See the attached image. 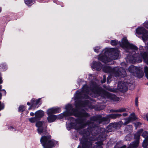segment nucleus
<instances>
[{
	"label": "nucleus",
	"instance_id": "1",
	"mask_svg": "<svg viewBox=\"0 0 148 148\" xmlns=\"http://www.w3.org/2000/svg\"><path fill=\"white\" fill-rule=\"evenodd\" d=\"M66 109L65 112L57 115V119H61L64 117L66 118L73 114L75 116L81 118L88 116V114L84 111L81 112H79L77 110L74 111L72 108L71 105L70 104H68L66 106Z\"/></svg>",
	"mask_w": 148,
	"mask_h": 148
},
{
	"label": "nucleus",
	"instance_id": "2",
	"mask_svg": "<svg viewBox=\"0 0 148 148\" xmlns=\"http://www.w3.org/2000/svg\"><path fill=\"white\" fill-rule=\"evenodd\" d=\"M103 70L105 72L110 73L113 76H120L123 77L126 75L125 70L121 67H116L112 69L109 66H105L103 68Z\"/></svg>",
	"mask_w": 148,
	"mask_h": 148
},
{
	"label": "nucleus",
	"instance_id": "3",
	"mask_svg": "<svg viewBox=\"0 0 148 148\" xmlns=\"http://www.w3.org/2000/svg\"><path fill=\"white\" fill-rule=\"evenodd\" d=\"M40 141L44 148H52L58 143L57 141L51 139L50 136H42Z\"/></svg>",
	"mask_w": 148,
	"mask_h": 148
},
{
	"label": "nucleus",
	"instance_id": "4",
	"mask_svg": "<svg viewBox=\"0 0 148 148\" xmlns=\"http://www.w3.org/2000/svg\"><path fill=\"white\" fill-rule=\"evenodd\" d=\"M100 91L95 87L93 89H90L87 85L84 86L82 89L81 93L90 94L92 97H97L100 95Z\"/></svg>",
	"mask_w": 148,
	"mask_h": 148
},
{
	"label": "nucleus",
	"instance_id": "5",
	"mask_svg": "<svg viewBox=\"0 0 148 148\" xmlns=\"http://www.w3.org/2000/svg\"><path fill=\"white\" fill-rule=\"evenodd\" d=\"M128 70L132 75L135 76L140 78L142 75V70L140 67H136L133 65H131L129 67Z\"/></svg>",
	"mask_w": 148,
	"mask_h": 148
},
{
	"label": "nucleus",
	"instance_id": "6",
	"mask_svg": "<svg viewBox=\"0 0 148 148\" xmlns=\"http://www.w3.org/2000/svg\"><path fill=\"white\" fill-rule=\"evenodd\" d=\"M135 34L137 36V34L142 35V38L143 41L145 42L148 40V32L144 28L138 27L136 29Z\"/></svg>",
	"mask_w": 148,
	"mask_h": 148
},
{
	"label": "nucleus",
	"instance_id": "7",
	"mask_svg": "<svg viewBox=\"0 0 148 148\" xmlns=\"http://www.w3.org/2000/svg\"><path fill=\"white\" fill-rule=\"evenodd\" d=\"M109 54L107 49H104L99 56L98 59L104 63L109 62L110 61V59H108V56H110Z\"/></svg>",
	"mask_w": 148,
	"mask_h": 148
},
{
	"label": "nucleus",
	"instance_id": "8",
	"mask_svg": "<svg viewBox=\"0 0 148 148\" xmlns=\"http://www.w3.org/2000/svg\"><path fill=\"white\" fill-rule=\"evenodd\" d=\"M36 126L38 127L37 131L39 134H44L46 132V130L44 129L46 126L44 122L38 121L36 124Z\"/></svg>",
	"mask_w": 148,
	"mask_h": 148
},
{
	"label": "nucleus",
	"instance_id": "9",
	"mask_svg": "<svg viewBox=\"0 0 148 148\" xmlns=\"http://www.w3.org/2000/svg\"><path fill=\"white\" fill-rule=\"evenodd\" d=\"M143 131V130L141 129L140 131L137 132L134 135V138L137 139L128 148H135L137 147L139 144V142L138 139L140 136V133ZM125 146H124L121 148H125Z\"/></svg>",
	"mask_w": 148,
	"mask_h": 148
},
{
	"label": "nucleus",
	"instance_id": "10",
	"mask_svg": "<svg viewBox=\"0 0 148 148\" xmlns=\"http://www.w3.org/2000/svg\"><path fill=\"white\" fill-rule=\"evenodd\" d=\"M136 117L135 114H131V116L125 119H123L124 121V123L122 121H120L118 123V124L117 125L118 126V125H126L129 123L130 122H131L132 121L135 120Z\"/></svg>",
	"mask_w": 148,
	"mask_h": 148
},
{
	"label": "nucleus",
	"instance_id": "11",
	"mask_svg": "<svg viewBox=\"0 0 148 148\" xmlns=\"http://www.w3.org/2000/svg\"><path fill=\"white\" fill-rule=\"evenodd\" d=\"M40 99H33L31 100L30 103L28 102L27 103V105L29 106L31 105L30 107L29 108V110L32 109V107H34V108H38L39 106V104H40Z\"/></svg>",
	"mask_w": 148,
	"mask_h": 148
},
{
	"label": "nucleus",
	"instance_id": "12",
	"mask_svg": "<svg viewBox=\"0 0 148 148\" xmlns=\"http://www.w3.org/2000/svg\"><path fill=\"white\" fill-rule=\"evenodd\" d=\"M61 110L59 107H53L49 109L47 111V115H53V114H56L60 112Z\"/></svg>",
	"mask_w": 148,
	"mask_h": 148
},
{
	"label": "nucleus",
	"instance_id": "13",
	"mask_svg": "<svg viewBox=\"0 0 148 148\" xmlns=\"http://www.w3.org/2000/svg\"><path fill=\"white\" fill-rule=\"evenodd\" d=\"M69 118L72 121V122H71V123H70L69 122H67L66 123V127L68 130H70L72 128H74L76 130H78L79 129L81 128L82 127H83V126L82 127H80L79 128H77V127H74L73 122L74 121V119L73 118H72L71 117H70Z\"/></svg>",
	"mask_w": 148,
	"mask_h": 148
},
{
	"label": "nucleus",
	"instance_id": "14",
	"mask_svg": "<svg viewBox=\"0 0 148 148\" xmlns=\"http://www.w3.org/2000/svg\"><path fill=\"white\" fill-rule=\"evenodd\" d=\"M92 69L97 71H100L101 68V66L100 63L98 62H93L91 64Z\"/></svg>",
	"mask_w": 148,
	"mask_h": 148
},
{
	"label": "nucleus",
	"instance_id": "15",
	"mask_svg": "<svg viewBox=\"0 0 148 148\" xmlns=\"http://www.w3.org/2000/svg\"><path fill=\"white\" fill-rule=\"evenodd\" d=\"M119 56V52L117 49H112L111 53V59H117Z\"/></svg>",
	"mask_w": 148,
	"mask_h": 148
},
{
	"label": "nucleus",
	"instance_id": "16",
	"mask_svg": "<svg viewBox=\"0 0 148 148\" xmlns=\"http://www.w3.org/2000/svg\"><path fill=\"white\" fill-rule=\"evenodd\" d=\"M47 120L49 123H52L54 122L57 119V115H48Z\"/></svg>",
	"mask_w": 148,
	"mask_h": 148
},
{
	"label": "nucleus",
	"instance_id": "17",
	"mask_svg": "<svg viewBox=\"0 0 148 148\" xmlns=\"http://www.w3.org/2000/svg\"><path fill=\"white\" fill-rule=\"evenodd\" d=\"M44 114V112L42 110H39L37 111L35 113V116L38 119L43 116Z\"/></svg>",
	"mask_w": 148,
	"mask_h": 148
},
{
	"label": "nucleus",
	"instance_id": "18",
	"mask_svg": "<svg viewBox=\"0 0 148 148\" xmlns=\"http://www.w3.org/2000/svg\"><path fill=\"white\" fill-rule=\"evenodd\" d=\"M81 143L82 144V147L80 145H79L77 148H89V147L91 145V143L88 141L85 142L84 143H82L81 141Z\"/></svg>",
	"mask_w": 148,
	"mask_h": 148
},
{
	"label": "nucleus",
	"instance_id": "19",
	"mask_svg": "<svg viewBox=\"0 0 148 148\" xmlns=\"http://www.w3.org/2000/svg\"><path fill=\"white\" fill-rule=\"evenodd\" d=\"M118 87L119 89H122L125 90H126L127 88L125 83L121 82L119 83L118 84Z\"/></svg>",
	"mask_w": 148,
	"mask_h": 148
},
{
	"label": "nucleus",
	"instance_id": "20",
	"mask_svg": "<svg viewBox=\"0 0 148 148\" xmlns=\"http://www.w3.org/2000/svg\"><path fill=\"white\" fill-rule=\"evenodd\" d=\"M25 4L27 6L32 5L35 2L34 0H24Z\"/></svg>",
	"mask_w": 148,
	"mask_h": 148
},
{
	"label": "nucleus",
	"instance_id": "21",
	"mask_svg": "<svg viewBox=\"0 0 148 148\" xmlns=\"http://www.w3.org/2000/svg\"><path fill=\"white\" fill-rule=\"evenodd\" d=\"M121 114H111L109 115V116L110 117H111L112 118H115L117 117L120 116Z\"/></svg>",
	"mask_w": 148,
	"mask_h": 148
},
{
	"label": "nucleus",
	"instance_id": "22",
	"mask_svg": "<svg viewBox=\"0 0 148 148\" xmlns=\"http://www.w3.org/2000/svg\"><path fill=\"white\" fill-rule=\"evenodd\" d=\"M148 139H145L143 143V147L144 148H146L148 143Z\"/></svg>",
	"mask_w": 148,
	"mask_h": 148
},
{
	"label": "nucleus",
	"instance_id": "23",
	"mask_svg": "<svg viewBox=\"0 0 148 148\" xmlns=\"http://www.w3.org/2000/svg\"><path fill=\"white\" fill-rule=\"evenodd\" d=\"M28 120L30 122L32 123H35V121L38 120V119L35 116L34 117L29 118Z\"/></svg>",
	"mask_w": 148,
	"mask_h": 148
},
{
	"label": "nucleus",
	"instance_id": "24",
	"mask_svg": "<svg viewBox=\"0 0 148 148\" xmlns=\"http://www.w3.org/2000/svg\"><path fill=\"white\" fill-rule=\"evenodd\" d=\"M144 72L147 78L148 79V67L147 66L144 67Z\"/></svg>",
	"mask_w": 148,
	"mask_h": 148
},
{
	"label": "nucleus",
	"instance_id": "25",
	"mask_svg": "<svg viewBox=\"0 0 148 148\" xmlns=\"http://www.w3.org/2000/svg\"><path fill=\"white\" fill-rule=\"evenodd\" d=\"M142 136L145 139H148V133L147 131L144 132Z\"/></svg>",
	"mask_w": 148,
	"mask_h": 148
},
{
	"label": "nucleus",
	"instance_id": "26",
	"mask_svg": "<svg viewBox=\"0 0 148 148\" xmlns=\"http://www.w3.org/2000/svg\"><path fill=\"white\" fill-rule=\"evenodd\" d=\"M25 106L23 105L21 106L19 108V111L21 112H22L25 110Z\"/></svg>",
	"mask_w": 148,
	"mask_h": 148
},
{
	"label": "nucleus",
	"instance_id": "27",
	"mask_svg": "<svg viewBox=\"0 0 148 148\" xmlns=\"http://www.w3.org/2000/svg\"><path fill=\"white\" fill-rule=\"evenodd\" d=\"M125 111V109L122 108L119 110H114L113 112H122Z\"/></svg>",
	"mask_w": 148,
	"mask_h": 148
},
{
	"label": "nucleus",
	"instance_id": "28",
	"mask_svg": "<svg viewBox=\"0 0 148 148\" xmlns=\"http://www.w3.org/2000/svg\"><path fill=\"white\" fill-rule=\"evenodd\" d=\"M0 67H1L2 70L3 71H5L7 69V66L4 64H1L0 65Z\"/></svg>",
	"mask_w": 148,
	"mask_h": 148
},
{
	"label": "nucleus",
	"instance_id": "29",
	"mask_svg": "<svg viewBox=\"0 0 148 148\" xmlns=\"http://www.w3.org/2000/svg\"><path fill=\"white\" fill-rule=\"evenodd\" d=\"M112 97H111L112 98V99L115 101H118L119 100V98H117L115 96H112Z\"/></svg>",
	"mask_w": 148,
	"mask_h": 148
},
{
	"label": "nucleus",
	"instance_id": "30",
	"mask_svg": "<svg viewBox=\"0 0 148 148\" xmlns=\"http://www.w3.org/2000/svg\"><path fill=\"white\" fill-rule=\"evenodd\" d=\"M144 26L148 29V21H145L143 23Z\"/></svg>",
	"mask_w": 148,
	"mask_h": 148
},
{
	"label": "nucleus",
	"instance_id": "31",
	"mask_svg": "<svg viewBox=\"0 0 148 148\" xmlns=\"http://www.w3.org/2000/svg\"><path fill=\"white\" fill-rule=\"evenodd\" d=\"M100 49V48L99 47H95L94 48V51L95 52L97 53L98 52L99 50Z\"/></svg>",
	"mask_w": 148,
	"mask_h": 148
},
{
	"label": "nucleus",
	"instance_id": "32",
	"mask_svg": "<svg viewBox=\"0 0 148 148\" xmlns=\"http://www.w3.org/2000/svg\"><path fill=\"white\" fill-rule=\"evenodd\" d=\"M87 104V103H86L85 102V103H84L83 104H80L79 106L80 107H84V106H86V105Z\"/></svg>",
	"mask_w": 148,
	"mask_h": 148
},
{
	"label": "nucleus",
	"instance_id": "33",
	"mask_svg": "<svg viewBox=\"0 0 148 148\" xmlns=\"http://www.w3.org/2000/svg\"><path fill=\"white\" fill-rule=\"evenodd\" d=\"M138 99L137 98H136L135 99V104L136 106H138Z\"/></svg>",
	"mask_w": 148,
	"mask_h": 148
},
{
	"label": "nucleus",
	"instance_id": "34",
	"mask_svg": "<svg viewBox=\"0 0 148 148\" xmlns=\"http://www.w3.org/2000/svg\"><path fill=\"white\" fill-rule=\"evenodd\" d=\"M103 77V81H101V83H104L105 82L106 80V76L105 75H104Z\"/></svg>",
	"mask_w": 148,
	"mask_h": 148
},
{
	"label": "nucleus",
	"instance_id": "35",
	"mask_svg": "<svg viewBox=\"0 0 148 148\" xmlns=\"http://www.w3.org/2000/svg\"><path fill=\"white\" fill-rule=\"evenodd\" d=\"M101 143H100V145H98L96 147V148H102V147L101 146ZM94 148H95V147Z\"/></svg>",
	"mask_w": 148,
	"mask_h": 148
},
{
	"label": "nucleus",
	"instance_id": "36",
	"mask_svg": "<svg viewBox=\"0 0 148 148\" xmlns=\"http://www.w3.org/2000/svg\"><path fill=\"white\" fill-rule=\"evenodd\" d=\"M3 81L2 80V77L1 74H0V84L2 83Z\"/></svg>",
	"mask_w": 148,
	"mask_h": 148
},
{
	"label": "nucleus",
	"instance_id": "37",
	"mask_svg": "<svg viewBox=\"0 0 148 148\" xmlns=\"http://www.w3.org/2000/svg\"><path fill=\"white\" fill-rule=\"evenodd\" d=\"M140 125V123L139 122H137V123H136L135 124V125H136H136L138 126V125Z\"/></svg>",
	"mask_w": 148,
	"mask_h": 148
},
{
	"label": "nucleus",
	"instance_id": "38",
	"mask_svg": "<svg viewBox=\"0 0 148 148\" xmlns=\"http://www.w3.org/2000/svg\"><path fill=\"white\" fill-rule=\"evenodd\" d=\"M123 115L124 116H127V114L126 113H124L123 114Z\"/></svg>",
	"mask_w": 148,
	"mask_h": 148
},
{
	"label": "nucleus",
	"instance_id": "39",
	"mask_svg": "<svg viewBox=\"0 0 148 148\" xmlns=\"http://www.w3.org/2000/svg\"><path fill=\"white\" fill-rule=\"evenodd\" d=\"M34 115V113L33 112H31L30 113V115L31 116H33Z\"/></svg>",
	"mask_w": 148,
	"mask_h": 148
},
{
	"label": "nucleus",
	"instance_id": "40",
	"mask_svg": "<svg viewBox=\"0 0 148 148\" xmlns=\"http://www.w3.org/2000/svg\"><path fill=\"white\" fill-rule=\"evenodd\" d=\"M146 117L147 120L148 121V113L146 115Z\"/></svg>",
	"mask_w": 148,
	"mask_h": 148
},
{
	"label": "nucleus",
	"instance_id": "41",
	"mask_svg": "<svg viewBox=\"0 0 148 148\" xmlns=\"http://www.w3.org/2000/svg\"><path fill=\"white\" fill-rule=\"evenodd\" d=\"M110 77L109 76L107 78V82L108 83L109 82V79H110Z\"/></svg>",
	"mask_w": 148,
	"mask_h": 148
},
{
	"label": "nucleus",
	"instance_id": "42",
	"mask_svg": "<svg viewBox=\"0 0 148 148\" xmlns=\"http://www.w3.org/2000/svg\"><path fill=\"white\" fill-rule=\"evenodd\" d=\"M129 127L130 128H132V126L131 125L128 126H127V127Z\"/></svg>",
	"mask_w": 148,
	"mask_h": 148
},
{
	"label": "nucleus",
	"instance_id": "43",
	"mask_svg": "<svg viewBox=\"0 0 148 148\" xmlns=\"http://www.w3.org/2000/svg\"><path fill=\"white\" fill-rule=\"evenodd\" d=\"M102 120L103 121H105L106 120V118H102Z\"/></svg>",
	"mask_w": 148,
	"mask_h": 148
},
{
	"label": "nucleus",
	"instance_id": "44",
	"mask_svg": "<svg viewBox=\"0 0 148 148\" xmlns=\"http://www.w3.org/2000/svg\"><path fill=\"white\" fill-rule=\"evenodd\" d=\"M3 91H4V92H3L4 94L5 95L6 93V92L5 91V90H3Z\"/></svg>",
	"mask_w": 148,
	"mask_h": 148
},
{
	"label": "nucleus",
	"instance_id": "45",
	"mask_svg": "<svg viewBox=\"0 0 148 148\" xmlns=\"http://www.w3.org/2000/svg\"><path fill=\"white\" fill-rule=\"evenodd\" d=\"M2 95L0 93V99H1V98Z\"/></svg>",
	"mask_w": 148,
	"mask_h": 148
},
{
	"label": "nucleus",
	"instance_id": "46",
	"mask_svg": "<svg viewBox=\"0 0 148 148\" xmlns=\"http://www.w3.org/2000/svg\"><path fill=\"white\" fill-rule=\"evenodd\" d=\"M143 48V47H140V49H141Z\"/></svg>",
	"mask_w": 148,
	"mask_h": 148
},
{
	"label": "nucleus",
	"instance_id": "47",
	"mask_svg": "<svg viewBox=\"0 0 148 148\" xmlns=\"http://www.w3.org/2000/svg\"><path fill=\"white\" fill-rule=\"evenodd\" d=\"M1 8H0V13L1 12Z\"/></svg>",
	"mask_w": 148,
	"mask_h": 148
},
{
	"label": "nucleus",
	"instance_id": "48",
	"mask_svg": "<svg viewBox=\"0 0 148 148\" xmlns=\"http://www.w3.org/2000/svg\"><path fill=\"white\" fill-rule=\"evenodd\" d=\"M1 86L0 85V90L1 89Z\"/></svg>",
	"mask_w": 148,
	"mask_h": 148
},
{
	"label": "nucleus",
	"instance_id": "49",
	"mask_svg": "<svg viewBox=\"0 0 148 148\" xmlns=\"http://www.w3.org/2000/svg\"><path fill=\"white\" fill-rule=\"evenodd\" d=\"M80 125H80V124H78V126H80Z\"/></svg>",
	"mask_w": 148,
	"mask_h": 148
},
{
	"label": "nucleus",
	"instance_id": "50",
	"mask_svg": "<svg viewBox=\"0 0 148 148\" xmlns=\"http://www.w3.org/2000/svg\"><path fill=\"white\" fill-rule=\"evenodd\" d=\"M108 94V95H110V94Z\"/></svg>",
	"mask_w": 148,
	"mask_h": 148
},
{
	"label": "nucleus",
	"instance_id": "51",
	"mask_svg": "<svg viewBox=\"0 0 148 148\" xmlns=\"http://www.w3.org/2000/svg\"><path fill=\"white\" fill-rule=\"evenodd\" d=\"M147 84L148 85V82L147 83Z\"/></svg>",
	"mask_w": 148,
	"mask_h": 148
},
{
	"label": "nucleus",
	"instance_id": "52",
	"mask_svg": "<svg viewBox=\"0 0 148 148\" xmlns=\"http://www.w3.org/2000/svg\"><path fill=\"white\" fill-rule=\"evenodd\" d=\"M113 125H115V124H114H114H113Z\"/></svg>",
	"mask_w": 148,
	"mask_h": 148
}]
</instances>
